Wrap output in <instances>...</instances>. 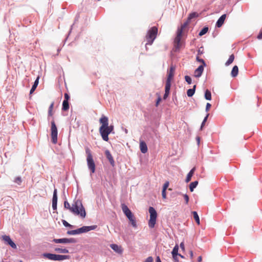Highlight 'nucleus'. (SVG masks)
I'll list each match as a JSON object with an SVG mask.
<instances>
[{"mask_svg": "<svg viewBox=\"0 0 262 262\" xmlns=\"http://www.w3.org/2000/svg\"><path fill=\"white\" fill-rule=\"evenodd\" d=\"M178 250L179 247L178 245H176L173 248L172 251V257H176V256H178Z\"/></svg>", "mask_w": 262, "mask_h": 262, "instance_id": "nucleus-28", "label": "nucleus"}, {"mask_svg": "<svg viewBox=\"0 0 262 262\" xmlns=\"http://www.w3.org/2000/svg\"><path fill=\"white\" fill-rule=\"evenodd\" d=\"M14 182L18 185H20L21 183V179L20 177H17L14 179Z\"/></svg>", "mask_w": 262, "mask_h": 262, "instance_id": "nucleus-38", "label": "nucleus"}, {"mask_svg": "<svg viewBox=\"0 0 262 262\" xmlns=\"http://www.w3.org/2000/svg\"><path fill=\"white\" fill-rule=\"evenodd\" d=\"M205 123V122L203 121V122L202 123V124H201V129H203V127Z\"/></svg>", "mask_w": 262, "mask_h": 262, "instance_id": "nucleus-54", "label": "nucleus"}, {"mask_svg": "<svg viewBox=\"0 0 262 262\" xmlns=\"http://www.w3.org/2000/svg\"><path fill=\"white\" fill-rule=\"evenodd\" d=\"M183 196H184V200L185 201V203H186V204H187L188 202H189V196L186 194H184Z\"/></svg>", "mask_w": 262, "mask_h": 262, "instance_id": "nucleus-43", "label": "nucleus"}, {"mask_svg": "<svg viewBox=\"0 0 262 262\" xmlns=\"http://www.w3.org/2000/svg\"><path fill=\"white\" fill-rule=\"evenodd\" d=\"M97 228L96 225L90 226H83L81 228H78L76 230H70L67 232V233L69 235H75L79 234L84 232H87L89 231L95 229Z\"/></svg>", "mask_w": 262, "mask_h": 262, "instance_id": "nucleus-7", "label": "nucleus"}, {"mask_svg": "<svg viewBox=\"0 0 262 262\" xmlns=\"http://www.w3.org/2000/svg\"><path fill=\"white\" fill-rule=\"evenodd\" d=\"M171 85L165 84V94L163 96V99H166L169 95Z\"/></svg>", "mask_w": 262, "mask_h": 262, "instance_id": "nucleus-23", "label": "nucleus"}, {"mask_svg": "<svg viewBox=\"0 0 262 262\" xmlns=\"http://www.w3.org/2000/svg\"><path fill=\"white\" fill-rule=\"evenodd\" d=\"M128 219L129 220V221L130 222L132 226L134 227H136L137 226V225H136V220H135V218L134 216V215L133 214L132 215H131L130 216H129Z\"/></svg>", "mask_w": 262, "mask_h": 262, "instance_id": "nucleus-31", "label": "nucleus"}, {"mask_svg": "<svg viewBox=\"0 0 262 262\" xmlns=\"http://www.w3.org/2000/svg\"><path fill=\"white\" fill-rule=\"evenodd\" d=\"M190 256L191 258H193V252L192 251H190Z\"/></svg>", "mask_w": 262, "mask_h": 262, "instance_id": "nucleus-52", "label": "nucleus"}, {"mask_svg": "<svg viewBox=\"0 0 262 262\" xmlns=\"http://www.w3.org/2000/svg\"><path fill=\"white\" fill-rule=\"evenodd\" d=\"M208 31V27H204L202 29V30L200 32L199 35L200 36H203V35L205 34Z\"/></svg>", "mask_w": 262, "mask_h": 262, "instance_id": "nucleus-35", "label": "nucleus"}, {"mask_svg": "<svg viewBox=\"0 0 262 262\" xmlns=\"http://www.w3.org/2000/svg\"><path fill=\"white\" fill-rule=\"evenodd\" d=\"M39 77H38L36 78V79L35 80V81H34V84L32 85V88L30 91V94H32L34 92V91L36 90V89L38 84V83H39Z\"/></svg>", "mask_w": 262, "mask_h": 262, "instance_id": "nucleus-22", "label": "nucleus"}, {"mask_svg": "<svg viewBox=\"0 0 262 262\" xmlns=\"http://www.w3.org/2000/svg\"><path fill=\"white\" fill-rule=\"evenodd\" d=\"M169 186V182L168 181L166 182L163 186V189L162 190H166V189H167L168 187Z\"/></svg>", "mask_w": 262, "mask_h": 262, "instance_id": "nucleus-42", "label": "nucleus"}, {"mask_svg": "<svg viewBox=\"0 0 262 262\" xmlns=\"http://www.w3.org/2000/svg\"><path fill=\"white\" fill-rule=\"evenodd\" d=\"M178 256H181V257H182V258H183V257H183V256H182V255H181L180 254H178Z\"/></svg>", "mask_w": 262, "mask_h": 262, "instance_id": "nucleus-57", "label": "nucleus"}, {"mask_svg": "<svg viewBox=\"0 0 262 262\" xmlns=\"http://www.w3.org/2000/svg\"><path fill=\"white\" fill-rule=\"evenodd\" d=\"M53 242L55 243H72L75 242V241L73 238H60V239H56L54 238L53 240Z\"/></svg>", "mask_w": 262, "mask_h": 262, "instance_id": "nucleus-13", "label": "nucleus"}, {"mask_svg": "<svg viewBox=\"0 0 262 262\" xmlns=\"http://www.w3.org/2000/svg\"><path fill=\"white\" fill-rule=\"evenodd\" d=\"M99 123L101 126L99 127V132L102 139L105 141H108V135L114 130L113 125H108V118L102 115L99 119Z\"/></svg>", "mask_w": 262, "mask_h": 262, "instance_id": "nucleus-1", "label": "nucleus"}, {"mask_svg": "<svg viewBox=\"0 0 262 262\" xmlns=\"http://www.w3.org/2000/svg\"><path fill=\"white\" fill-rule=\"evenodd\" d=\"M208 115H209V114H207V116L205 117V118H204V119L203 120L204 122H206V121H207V118L208 117Z\"/></svg>", "mask_w": 262, "mask_h": 262, "instance_id": "nucleus-55", "label": "nucleus"}, {"mask_svg": "<svg viewBox=\"0 0 262 262\" xmlns=\"http://www.w3.org/2000/svg\"><path fill=\"white\" fill-rule=\"evenodd\" d=\"M198 16V14H197V13H196V12L191 13L189 14V15L188 17V21H190L191 19H192L193 18L196 17Z\"/></svg>", "mask_w": 262, "mask_h": 262, "instance_id": "nucleus-37", "label": "nucleus"}, {"mask_svg": "<svg viewBox=\"0 0 262 262\" xmlns=\"http://www.w3.org/2000/svg\"><path fill=\"white\" fill-rule=\"evenodd\" d=\"M55 252L59 253H68L69 250L66 248H56L54 249Z\"/></svg>", "mask_w": 262, "mask_h": 262, "instance_id": "nucleus-25", "label": "nucleus"}, {"mask_svg": "<svg viewBox=\"0 0 262 262\" xmlns=\"http://www.w3.org/2000/svg\"><path fill=\"white\" fill-rule=\"evenodd\" d=\"M57 189H55L54 190L53 196L52 199V208L53 210L57 209Z\"/></svg>", "mask_w": 262, "mask_h": 262, "instance_id": "nucleus-15", "label": "nucleus"}, {"mask_svg": "<svg viewBox=\"0 0 262 262\" xmlns=\"http://www.w3.org/2000/svg\"><path fill=\"white\" fill-rule=\"evenodd\" d=\"M173 258L175 262H179V260L178 259V256H176V257H173Z\"/></svg>", "mask_w": 262, "mask_h": 262, "instance_id": "nucleus-50", "label": "nucleus"}, {"mask_svg": "<svg viewBox=\"0 0 262 262\" xmlns=\"http://www.w3.org/2000/svg\"><path fill=\"white\" fill-rule=\"evenodd\" d=\"M198 54H201V51H200V50L198 51Z\"/></svg>", "mask_w": 262, "mask_h": 262, "instance_id": "nucleus-58", "label": "nucleus"}, {"mask_svg": "<svg viewBox=\"0 0 262 262\" xmlns=\"http://www.w3.org/2000/svg\"><path fill=\"white\" fill-rule=\"evenodd\" d=\"M192 213L193 214V218L195 220L196 223H197L198 225H199L200 224V221L198 213L196 211H193Z\"/></svg>", "mask_w": 262, "mask_h": 262, "instance_id": "nucleus-27", "label": "nucleus"}, {"mask_svg": "<svg viewBox=\"0 0 262 262\" xmlns=\"http://www.w3.org/2000/svg\"><path fill=\"white\" fill-rule=\"evenodd\" d=\"M198 184V182L196 181L191 182L189 185V189H190V191L192 192L193 191L194 188H195L196 187Z\"/></svg>", "mask_w": 262, "mask_h": 262, "instance_id": "nucleus-32", "label": "nucleus"}, {"mask_svg": "<svg viewBox=\"0 0 262 262\" xmlns=\"http://www.w3.org/2000/svg\"><path fill=\"white\" fill-rule=\"evenodd\" d=\"M51 141L53 143L56 144L57 143V136H58L57 128L56 127L55 121L54 120L51 121Z\"/></svg>", "mask_w": 262, "mask_h": 262, "instance_id": "nucleus-9", "label": "nucleus"}, {"mask_svg": "<svg viewBox=\"0 0 262 262\" xmlns=\"http://www.w3.org/2000/svg\"><path fill=\"white\" fill-rule=\"evenodd\" d=\"M238 73V68L237 66H234L231 72V75L233 77H235L237 76Z\"/></svg>", "mask_w": 262, "mask_h": 262, "instance_id": "nucleus-21", "label": "nucleus"}, {"mask_svg": "<svg viewBox=\"0 0 262 262\" xmlns=\"http://www.w3.org/2000/svg\"><path fill=\"white\" fill-rule=\"evenodd\" d=\"M54 103L53 102L50 105L48 111V115L50 116H52L53 115V109L54 107Z\"/></svg>", "mask_w": 262, "mask_h": 262, "instance_id": "nucleus-34", "label": "nucleus"}, {"mask_svg": "<svg viewBox=\"0 0 262 262\" xmlns=\"http://www.w3.org/2000/svg\"><path fill=\"white\" fill-rule=\"evenodd\" d=\"M211 105L209 103H207L206 106V111L208 112L211 107Z\"/></svg>", "mask_w": 262, "mask_h": 262, "instance_id": "nucleus-48", "label": "nucleus"}, {"mask_svg": "<svg viewBox=\"0 0 262 262\" xmlns=\"http://www.w3.org/2000/svg\"><path fill=\"white\" fill-rule=\"evenodd\" d=\"M2 239L6 243H7L8 245H10L12 248H13L14 249L16 248V245L11 240V239L9 236L3 235L2 236Z\"/></svg>", "mask_w": 262, "mask_h": 262, "instance_id": "nucleus-12", "label": "nucleus"}, {"mask_svg": "<svg viewBox=\"0 0 262 262\" xmlns=\"http://www.w3.org/2000/svg\"><path fill=\"white\" fill-rule=\"evenodd\" d=\"M195 88H196V85H194L192 89H190L187 90V95L188 97H191L194 95V92H195Z\"/></svg>", "mask_w": 262, "mask_h": 262, "instance_id": "nucleus-26", "label": "nucleus"}, {"mask_svg": "<svg viewBox=\"0 0 262 262\" xmlns=\"http://www.w3.org/2000/svg\"><path fill=\"white\" fill-rule=\"evenodd\" d=\"M158 34V28L157 27H151L147 32L146 35L147 43L146 45H151L157 37Z\"/></svg>", "mask_w": 262, "mask_h": 262, "instance_id": "nucleus-3", "label": "nucleus"}, {"mask_svg": "<svg viewBox=\"0 0 262 262\" xmlns=\"http://www.w3.org/2000/svg\"><path fill=\"white\" fill-rule=\"evenodd\" d=\"M204 66H200L195 71H194V76L195 77H200L203 72L204 70Z\"/></svg>", "mask_w": 262, "mask_h": 262, "instance_id": "nucleus-18", "label": "nucleus"}, {"mask_svg": "<svg viewBox=\"0 0 262 262\" xmlns=\"http://www.w3.org/2000/svg\"><path fill=\"white\" fill-rule=\"evenodd\" d=\"M198 260L199 262H201L202 260V257L201 256H200L198 257Z\"/></svg>", "mask_w": 262, "mask_h": 262, "instance_id": "nucleus-51", "label": "nucleus"}, {"mask_svg": "<svg viewBox=\"0 0 262 262\" xmlns=\"http://www.w3.org/2000/svg\"><path fill=\"white\" fill-rule=\"evenodd\" d=\"M161 98L160 97V96L159 95H158V98L157 99V100L156 101V106H158L159 103L161 102Z\"/></svg>", "mask_w": 262, "mask_h": 262, "instance_id": "nucleus-44", "label": "nucleus"}, {"mask_svg": "<svg viewBox=\"0 0 262 262\" xmlns=\"http://www.w3.org/2000/svg\"><path fill=\"white\" fill-rule=\"evenodd\" d=\"M176 68L174 66L171 65L169 70L167 71V78L166 81V84L171 85V81L173 79Z\"/></svg>", "mask_w": 262, "mask_h": 262, "instance_id": "nucleus-11", "label": "nucleus"}, {"mask_svg": "<svg viewBox=\"0 0 262 262\" xmlns=\"http://www.w3.org/2000/svg\"><path fill=\"white\" fill-rule=\"evenodd\" d=\"M180 247L182 250H184V244L183 243L180 244Z\"/></svg>", "mask_w": 262, "mask_h": 262, "instance_id": "nucleus-49", "label": "nucleus"}, {"mask_svg": "<svg viewBox=\"0 0 262 262\" xmlns=\"http://www.w3.org/2000/svg\"><path fill=\"white\" fill-rule=\"evenodd\" d=\"M97 228L96 225L90 226H83L81 228H78L76 230H70L67 232V233L69 235H75L79 234L84 232H87L89 231L95 229Z\"/></svg>", "mask_w": 262, "mask_h": 262, "instance_id": "nucleus-6", "label": "nucleus"}, {"mask_svg": "<svg viewBox=\"0 0 262 262\" xmlns=\"http://www.w3.org/2000/svg\"><path fill=\"white\" fill-rule=\"evenodd\" d=\"M69 109V104L68 101L63 100L62 103V110L63 111H67Z\"/></svg>", "mask_w": 262, "mask_h": 262, "instance_id": "nucleus-30", "label": "nucleus"}, {"mask_svg": "<svg viewBox=\"0 0 262 262\" xmlns=\"http://www.w3.org/2000/svg\"><path fill=\"white\" fill-rule=\"evenodd\" d=\"M234 60V55L233 54H231L228 60L225 63V65L226 66H229L230 64H231L233 62Z\"/></svg>", "mask_w": 262, "mask_h": 262, "instance_id": "nucleus-29", "label": "nucleus"}, {"mask_svg": "<svg viewBox=\"0 0 262 262\" xmlns=\"http://www.w3.org/2000/svg\"><path fill=\"white\" fill-rule=\"evenodd\" d=\"M144 262H153V258L152 257L149 256L146 259Z\"/></svg>", "mask_w": 262, "mask_h": 262, "instance_id": "nucleus-46", "label": "nucleus"}, {"mask_svg": "<svg viewBox=\"0 0 262 262\" xmlns=\"http://www.w3.org/2000/svg\"><path fill=\"white\" fill-rule=\"evenodd\" d=\"M190 21H187L184 23L180 28H178L177 30H181V32L183 33V30L187 26Z\"/></svg>", "mask_w": 262, "mask_h": 262, "instance_id": "nucleus-36", "label": "nucleus"}, {"mask_svg": "<svg viewBox=\"0 0 262 262\" xmlns=\"http://www.w3.org/2000/svg\"><path fill=\"white\" fill-rule=\"evenodd\" d=\"M166 191L165 190H162V198L163 199H165L166 198Z\"/></svg>", "mask_w": 262, "mask_h": 262, "instance_id": "nucleus-45", "label": "nucleus"}, {"mask_svg": "<svg viewBox=\"0 0 262 262\" xmlns=\"http://www.w3.org/2000/svg\"><path fill=\"white\" fill-rule=\"evenodd\" d=\"M42 255L45 258L54 261H62L65 259H69L70 258V256L67 255H59L46 253H43Z\"/></svg>", "mask_w": 262, "mask_h": 262, "instance_id": "nucleus-4", "label": "nucleus"}, {"mask_svg": "<svg viewBox=\"0 0 262 262\" xmlns=\"http://www.w3.org/2000/svg\"><path fill=\"white\" fill-rule=\"evenodd\" d=\"M196 140L198 141V144L200 143V138L199 137H196Z\"/></svg>", "mask_w": 262, "mask_h": 262, "instance_id": "nucleus-56", "label": "nucleus"}, {"mask_svg": "<svg viewBox=\"0 0 262 262\" xmlns=\"http://www.w3.org/2000/svg\"><path fill=\"white\" fill-rule=\"evenodd\" d=\"M85 152L87 156L86 161L88 168L92 173H94L95 171V164L93 158L91 151L89 148H85Z\"/></svg>", "mask_w": 262, "mask_h": 262, "instance_id": "nucleus-5", "label": "nucleus"}, {"mask_svg": "<svg viewBox=\"0 0 262 262\" xmlns=\"http://www.w3.org/2000/svg\"><path fill=\"white\" fill-rule=\"evenodd\" d=\"M196 59V60L198 61H199V62H200L202 63V66H204V67L206 66V63H205L204 60L203 59L200 58L198 56H197Z\"/></svg>", "mask_w": 262, "mask_h": 262, "instance_id": "nucleus-39", "label": "nucleus"}, {"mask_svg": "<svg viewBox=\"0 0 262 262\" xmlns=\"http://www.w3.org/2000/svg\"><path fill=\"white\" fill-rule=\"evenodd\" d=\"M185 81L188 83V84H190L191 83V78L190 76H185Z\"/></svg>", "mask_w": 262, "mask_h": 262, "instance_id": "nucleus-40", "label": "nucleus"}, {"mask_svg": "<svg viewBox=\"0 0 262 262\" xmlns=\"http://www.w3.org/2000/svg\"><path fill=\"white\" fill-rule=\"evenodd\" d=\"M64 207L66 209H69L74 214L79 215L82 218L85 217L86 212L80 200H77L74 201L72 206L67 201H65Z\"/></svg>", "mask_w": 262, "mask_h": 262, "instance_id": "nucleus-2", "label": "nucleus"}, {"mask_svg": "<svg viewBox=\"0 0 262 262\" xmlns=\"http://www.w3.org/2000/svg\"><path fill=\"white\" fill-rule=\"evenodd\" d=\"M148 211L150 214V219L148 222V226L150 228H152L155 227L156 223L157 213L152 207H149Z\"/></svg>", "mask_w": 262, "mask_h": 262, "instance_id": "nucleus-8", "label": "nucleus"}, {"mask_svg": "<svg viewBox=\"0 0 262 262\" xmlns=\"http://www.w3.org/2000/svg\"><path fill=\"white\" fill-rule=\"evenodd\" d=\"M226 14L222 15L219 18L218 20L217 21L216 24V26L217 27H218V28L221 27L223 25V24H224V21H225V20L226 19Z\"/></svg>", "mask_w": 262, "mask_h": 262, "instance_id": "nucleus-20", "label": "nucleus"}, {"mask_svg": "<svg viewBox=\"0 0 262 262\" xmlns=\"http://www.w3.org/2000/svg\"><path fill=\"white\" fill-rule=\"evenodd\" d=\"M205 98L208 100H210L211 99V94L208 90H206L205 91Z\"/></svg>", "mask_w": 262, "mask_h": 262, "instance_id": "nucleus-33", "label": "nucleus"}, {"mask_svg": "<svg viewBox=\"0 0 262 262\" xmlns=\"http://www.w3.org/2000/svg\"><path fill=\"white\" fill-rule=\"evenodd\" d=\"M62 224L63 225L65 226V227H72V226L71 225H70V224H69L65 220H62Z\"/></svg>", "mask_w": 262, "mask_h": 262, "instance_id": "nucleus-41", "label": "nucleus"}, {"mask_svg": "<svg viewBox=\"0 0 262 262\" xmlns=\"http://www.w3.org/2000/svg\"><path fill=\"white\" fill-rule=\"evenodd\" d=\"M105 155L111 165L114 166L115 165V161L110 151L108 150H106L105 151Z\"/></svg>", "mask_w": 262, "mask_h": 262, "instance_id": "nucleus-17", "label": "nucleus"}, {"mask_svg": "<svg viewBox=\"0 0 262 262\" xmlns=\"http://www.w3.org/2000/svg\"><path fill=\"white\" fill-rule=\"evenodd\" d=\"M195 170V167H193L190 171L188 173L187 176V177H186V183H188L189 182L190 180H191V179L194 172V171Z\"/></svg>", "mask_w": 262, "mask_h": 262, "instance_id": "nucleus-24", "label": "nucleus"}, {"mask_svg": "<svg viewBox=\"0 0 262 262\" xmlns=\"http://www.w3.org/2000/svg\"><path fill=\"white\" fill-rule=\"evenodd\" d=\"M121 208L123 213L125 214V215L126 216L127 218H128L129 216L133 215L132 212L126 205L124 204H122Z\"/></svg>", "mask_w": 262, "mask_h": 262, "instance_id": "nucleus-16", "label": "nucleus"}, {"mask_svg": "<svg viewBox=\"0 0 262 262\" xmlns=\"http://www.w3.org/2000/svg\"><path fill=\"white\" fill-rule=\"evenodd\" d=\"M156 262H161L160 258L159 256H158L156 258Z\"/></svg>", "mask_w": 262, "mask_h": 262, "instance_id": "nucleus-53", "label": "nucleus"}, {"mask_svg": "<svg viewBox=\"0 0 262 262\" xmlns=\"http://www.w3.org/2000/svg\"><path fill=\"white\" fill-rule=\"evenodd\" d=\"M64 100L69 101V100L70 99V96H69V95L67 93H65L64 94Z\"/></svg>", "mask_w": 262, "mask_h": 262, "instance_id": "nucleus-47", "label": "nucleus"}, {"mask_svg": "<svg viewBox=\"0 0 262 262\" xmlns=\"http://www.w3.org/2000/svg\"><path fill=\"white\" fill-rule=\"evenodd\" d=\"M110 247L116 253L122 254L123 251L122 247L117 244H113L110 245Z\"/></svg>", "mask_w": 262, "mask_h": 262, "instance_id": "nucleus-14", "label": "nucleus"}, {"mask_svg": "<svg viewBox=\"0 0 262 262\" xmlns=\"http://www.w3.org/2000/svg\"><path fill=\"white\" fill-rule=\"evenodd\" d=\"M183 33L181 30H177V36L174 40V47L176 50H179L182 46V42L181 41Z\"/></svg>", "mask_w": 262, "mask_h": 262, "instance_id": "nucleus-10", "label": "nucleus"}, {"mask_svg": "<svg viewBox=\"0 0 262 262\" xmlns=\"http://www.w3.org/2000/svg\"><path fill=\"white\" fill-rule=\"evenodd\" d=\"M19 262H23L22 260H20Z\"/></svg>", "mask_w": 262, "mask_h": 262, "instance_id": "nucleus-59", "label": "nucleus"}, {"mask_svg": "<svg viewBox=\"0 0 262 262\" xmlns=\"http://www.w3.org/2000/svg\"><path fill=\"white\" fill-rule=\"evenodd\" d=\"M140 149L141 151L143 153L145 154L147 152L148 148L147 146L146 145V143L143 141H140Z\"/></svg>", "mask_w": 262, "mask_h": 262, "instance_id": "nucleus-19", "label": "nucleus"}]
</instances>
